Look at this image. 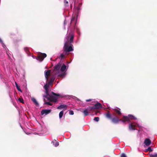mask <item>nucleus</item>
Returning a JSON list of instances; mask_svg holds the SVG:
<instances>
[{"label":"nucleus","mask_w":157,"mask_h":157,"mask_svg":"<svg viewBox=\"0 0 157 157\" xmlns=\"http://www.w3.org/2000/svg\"><path fill=\"white\" fill-rule=\"evenodd\" d=\"M89 111L87 109H86L83 112L84 115L86 116L88 115V112Z\"/></svg>","instance_id":"obj_19"},{"label":"nucleus","mask_w":157,"mask_h":157,"mask_svg":"<svg viewBox=\"0 0 157 157\" xmlns=\"http://www.w3.org/2000/svg\"><path fill=\"white\" fill-rule=\"evenodd\" d=\"M51 70H49L47 71H45V77L47 80H48L49 78L48 77L51 74Z\"/></svg>","instance_id":"obj_5"},{"label":"nucleus","mask_w":157,"mask_h":157,"mask_svg":"<svg viewBox=\"0 0 157 157\" xmlns=\"http://www.w3.org/2000/svg\"><path fill=\"white\" fill-rule=\"evenodd\" d=\"M64 4L65 6H68V2L66 0H64Z\"/></svg>","instance_id":"obj_25"},{"label":"nucleus","mask_w":157,"mask_h":157,"mask_svg":"<svg viewBox=\"0 0 157 157\" xmlns=\"http://www.w3.org/2000/svg\"><path fill=\"white\" fill-rule=\"evenodd\" d=\"M17 89L19 91H21V90L20 88V87H19V86H17Z\"/></svg>","instance_id":"obj_37"},{"label":"nucleus","mask_w":157,"mask_h":157,"mask_svg":"<svg viewBox=\"0 0 157 157\" xmlns=\"http://www.w3.org/2000/svg\"><path fill=\"white\" fill-rule=\"evenodd\" d=\"M64 57V55L63 54H61L60 56V58H61V59H62Z\"/></svg>","instance_id":"obj_32"},{"label":"nucleus","mask_w":157,"mask_h":157,"mask_svg":"<svg viewBox=\"0 0 157 157\" xmlns=\"http://www.w3.org/2000/svg\"><path fill=\"white\" fill-rule=\"evenodd\" d=\"M94 120L97 122H98L99 120V118L98 117H95L94 119Z\"/></svg>","instance_id":"obj_27"},{"label":"nucleus","mask_w":157,"mask_h":157,"mask_svg":"<svg viewBox=\"0 0 157 157\" xmlns=\"http://www.w3.org/2000/svg\"><path fill=\"white\" fill-rule=\"evenodd\" d=\"M45 90V93L47 94V95L49 96V94H48V90Z\"/></svg>","instance_id":"obj_33"},{"label":"nucleus","mask_w":157,"mask_h":157,"mask_svg":"<svg viewBox=\"0 0 157 157\" xmlns=\"http://www.w3.org/2000/svg\"><path fill=\"white\" fill-rule=\"evenodd\" d=\"M24 50L27 53H28L29 52L28 48L27 47L24 48Z\"/></svg>","instance_id":"obj_23"},{"label":"nucleus","mask_w":157,"mask_h":157,"mask_svg":"<svg viewBox=\"0 0 157 157\" xmlns=\"http://www.w3.org/2000/svg\"><path fill=\"white\" fill-rule=\"evenodd\" d=\"M105 116L108 119H111L112 122L114 124H117L121 120L119 119L117 117L112 118V116L109 111H108L107 113L105 114Z\"/></svg>","instance_id":"obj_2"},{"label":"nucleus","mask_w":157,"mask_h":157,"mask_svg":"<svg viewBox=\"0 0 157 157\" xmlns=\"http://www.w3.org/2000/svg\"><path fill=\"white\" fill-rule=\"evenodd\" d=\"M61 66V64L60 63L58 64L57 65L55 66L54 67V70H59Z\"/></svg>","instance_id":"obj_13"},{"label":"nucleus","mask_w":157,"mask_h":157,"mask_svg":"<svg viewBox=\"0 0 157 157\" xmlns=\"http://www.w3.org/2000/svg\"><path fill=\"white\" fill-rule=\"evenodd\" d=\"M2 40L0 38V42L2 43Z\"/></svg>","instance_id":"obj_45"},{"label":"nucleus","mask_w":157,"mask_h":157,"mask_svg":"<svg viewBox=\"0 0 157 157\" xmlns=\"http://www.w3.org/2000/svg\"><path fill=\"white\" fill-rule=\"evenodd\" d=\"M66 66L65 64H63L61 67L60 70L62 71H64L66 69Z\"/></svg>","instance_id":"obj_18"},{"label":"nucleus","mask_w":157,"mask_h":157,"mask_svg":"<svg viewBox=\"0 0 157 157\" xmlns=\"http://www.w3.org/2000/svg\"><path fill=\"white\" fill-rule=\"evenodd\" d=\"M92 100V99H88L86 100V101H91Z\"/></svg>","instance_id":"obj_41"},{"label":"nucleus","mask_w":157,"mask_h":157,"mask_svg":"<svg viewBox=\"0 0 157 157\" xmlns=\"http://www.w3.org/2000/svg\"><path fill=\"white\" fill-rule=\"evenodd\" d=\"M67 105H61L57 108V109H61L64 108L65 109H67Z\"/></svg>","instance_id":"obj_11"},{"label":"nucleus","mask_w":157,"mask_h":157,"mask_svg":"<svg viewBox=\"0 0 157 157\" xmlns=\"http://www.w3.org/2000/svg\"><path fill=\"white\" fill-rule=\"evenodd\" d=\"M16 87H17V86H18L16 83Z\"/></svg>","instance_id":"obj_46"},{"label":"nucleus","mask_w":157,"mask_h":157,"mask_svg":"<svg viewBox=\"0 0 157 157\" xmlns=\"http://www.w3.org/2000/svg\"><path fill=\"white\" fill-rule=\"evenodd\" d=\"M44 104L48 105L50 106H52L53 105V104L52 103H51L50 102H45Z\"/></svg>","instance_id":"obj_26"},{"label":"nucleus","mask_w":157,"mask_h":157,"mask_svg":"<svg viewBox=\"0 0 157 157\" xmlns=\"http://www.w3.org/2000/svg\"><path fill=\"white\" fill-rule=\"evenodd\" d=\"M76 23V20H75V17H72L71 19L70 25H75Z\"/></svg>","instance_id":"obj_8"},{"label":"nucleus","mask_w":157,"mask_h":157,"mask_svg":"<svg viewBox=\"0 0 157 157\" xmlns=\"http://www.w3.org/2000/svg\"><path fill=\"white\" fill-rule=\"evenodd\" d=\"M57 98L56 97L51 96V102H56L57 101Z\"/></svg>","instance_id":"obj_12"},{"label":"nucleus","mask_w":157,"mask_h":157,"mask_svg":"<svg viewBox=\"0 0 157 157\" xmlns=\"http://www.w3.org/2000/svg\"><path fill=\"white\" fill-rule=\"evenodd\" d=\"M31 100L36 106H38L39 104L38 102L35 98H31Z\"/></svg>","instance_id":"obj_14"},{"label":"nucleus","mask_w":157,"mask_h":157,"mask_svg":"<svg viewBox=\"0 0 157 157\" xmlns=\"http://www.w3.org/2000/svg\"><path fill=\"white\" fill-rule=\"evenodd\" d=\"M52 143H53V144L55 147H57L59 145V143L58 142L53 141Z\"/></svg>","instance_id":"obj_21"},{"label":"nucleus","mask_w":157,"mask_h":157,"mask_svg":"<svg viewBox=\"0 0 157 157\" xmlns=\"http://www.w3.org/2000/svg\"><path fill=\"white\" fill-rule=\"evenodd\" d=\"M136 124L135 123H131L130 124L129 128V129L130 130H134L136 129L135 128L136 127Z\"/></svg>","instance_id":"obj_4"},{"label":"nucleus","mask_w":157,"mask_h":157,"mask_svg":"<svg viewBox=\"0 0 157 157\" xmlns=\"http://www.w3.org/2000/svg\"><path fill=\"white\" fill-rule=\"evenodd\" d=\"M72 5H71V8L72 7Z\"/></svg>","instance_id":"obj_47"},{"label":"nucleus","mask_w":157,"mask_h":157,"mask_svg":"<svg viewBox=\"0 0 157 157\" xmlns=\"http://www.w3.org/2000/svg\"><path fill=\"white\" fill-rule=\"evenodd\" d=\"M52 82H50V81H49V82H48V83L47 84L48 85H49V86L50 85H51L52 84Z\"/></svg>","instance_id":"obj_42"},{"label":"nucleus","mask_w":157,"mask_h":157,"mask_svg":"<svg viewBox=\"0 0 157 157\" xmlns=\"http://www.w3.org/2000/svg\"><path fill=\"white\" fill-rule=\"evenodd\" d=\"M121 120V121H122L123 122H124L127 121H129V118L127 116H124L123 117V118Z\"/></svg>","instance_id":"obj_10"},{"label":"nucleus","mask_w":157,"mask_h":157,"mask_svg":"<svg viewBox=\"0 0 157 157\" xmlns=\"http://www.w3.org/2000/svg\"><path fill=\"white\" fill-rule=\"evenodd\" d=\"M49 87V85H48L47 84H46L44 85V88L45 90H48Z\"/></svg>","instance_id":"obj_22"},{"label":"nucleus","mask_w":157,"mask_h":157,"mask_svg":"<svg viewBox=\"0 0 157 157\" xmlns=\"http://www.w3.org/2000/svg\"><path fill=\"white\" fill-rule=\"evenodd\" d=\"M147 151H149L150 152H151V151H152V149L151 147H149L147 149Z\"/></svg>","instance_id":"obj_31"},{"label":"nucleus","mask_w":157,"mask_h":157,"mask_svg":"<svg viewBox=\"0 0 157 157\" xmlns=\"http://www.w3.org/2000/svg\"><path fill=\"white\" fill-rule=\"evenodd\" d=\"M2 44V46H3V47L4 48H5V47H6V46L4 44V43H3V41L1 43Z\"/></svg>","instance_id":"obj_39"},{"label":"nucleus","mask_w":157,"mask_h":157,"mask_svg":"<svg viewBox=\"0 0 157 157\" xmlns=\"http://www.w3.org/2000/svg\"><path fill=\"white\" fill-rule=\"evenodd\" d=\"M44 103L45 102H46V100L45 98H44Z\"/></svg>","instance_id":"obj_44"},{"label":"nucleus","mask_w":157,"mask_h":157,"mask_svg":"<svg viewBox=\"0 0 157 157\" xmlns=\"http://www.w3.org/2000/svg\"><path fill=\"white\" fill-rule=\"evenodd\" d=\"M114 111L117 113L118 115H120L121 114V113L120 111V109H114Z\"/></svg>","instance_id":"obj_16"},{"label":"nucleus","mask_w":157,"mask_h":157,"mask_svg":"<svg viewBox=\"0 0 157 157\" xmlns=\"http://www.w3.org/2000/svg\"><path fill=\"white\" fill-rule=\"evenodd\" d=\"M121 157H127L124 154H122L121 156Z\"/></svg>","instance_id":"obj_38"},{"label":"nucleus","mask_w":157,"mask_h":157,"mask_svg":"<svg viewBox=\"0 0 157 157\" xmlns=\"http://www.w3.org/2000/svg\"><path fill=\"white\" fill-rule=\"evenodd\" d=\"M62 76H63V75L62 74H60L58 75V76H60V77H62Z\"/></svg>","instance_id":"obj_43"},{"label":"nucleus","mask_w":157,"mask_h":157,"mask_svg":"<svg viewBox=\"0 0 157 157\" xmlns=\"http://www.w3.org/2000/svg\"><path fill=\"white\" fill-rule=\"evenodd\" d=\"M54 79L55 78H51L50 80V82L52 83L54 81Z\"/></svg>","instance_id":"obj_34"},{"label":"nucleus","mask_w":157,"mask_h":157,"mask_svg":"<svg viewBox=\"0 0 157 157\" xmlns=\"http://www.w3.org/2000/svg\"><path fill=\"white\" fill-rule=\"evenodd\" d=\"M69 114L71 115H73L74 114L73 111L71 110H70L69 112Z\"/></svg>","instance_id":"obj_29"},{"label":"nucleus","mask_w":157,"mask_h":157,"mask_svg":"<svg viewBox=\"0 0 157 157\" xmlns=\"http://www.w3.org/2000/svg\"><path fill=\"white\" fill-rule=\"evenodd\" d=\"M151 143V140L149 139L146 138L145 140L144 143L147 146H149Z\"/></svg>","instance_id":"obj_7"},{"label":"nucleus","mask_w":157,"mask_h":157,"mask_svg":"<svg viewBox=\"0 0 157 157\" xmlns=\"http://www.w3.org/2000/svg\"><path fill=\"white\" fill-rule=\"evenodd\" d=\"M51 112V110L43 109L41 111V113L42 115L44 114H45V115H47L50 113Z\"/></svg>","instance_id":"obj_6"},{"label":"nucleus","mask_w":157,"mask_h":157,"mask_svg":"<svg viewBox=\"0 0 157 157\" xmlns=\"http://www.w3.org/2000/svg\"><path fill=\"white\" fill-rule=\"evenodd\" d=\"M52 94L53 95H54V96H59V94H56L53 92H52Z\"/></svg>","instance_id":"obj_30"},{"label":"nucleus","mask_w":157,"mask_h":157,"mask_svg":"<svg viewBox=\"0 0 157 157\" xmlns=\"http://www.w3.org/2000/svg\"><path fill=\"white\" fill-rule=\"evenodd\" d=\"M50 97L49 98L48 96H47L46 98L49 101L51 102V96H49Z\"/></svg>","instance_id":"obj_35"},{"label":"nucleus","mask_w":157,"mask_h":157,"mask_svg":"<svg viewBox=\"0 0 157 157\" xmlns=\"http://www.w3.org/2000/svg\"><path fill=\"white\" fill-rule=\"evenodd\" d=\"M128 117L129 118V119H131V120H136L137 119L135 117L133 116L132 115H128Z\"/></svg>","instance_id":"obj_17"},{"label":"nucleus","mask_w":157,"mask_h":157,"mask_svg":"<svg viewBox=\"0 0 157 157\" xmlns=\"http://www.w3.org/2000/svg\"><path fill=\"white\" fill-rule=\"evenodd\" d=\"M46 56L47 55L45 53H40L38 54L37 57L36 58V59L37 60L42 61Z\"/></svg>","instance_id":"obj_3"},{"label":"nucleus","mask_w":157,"mask_h":157,"mask_svg":"<svg viewBox=\"0 0 157 157\" xmlns=\"http://www.w3.org/2000/svg\"><path fill=\"white\" fill-rule=\"evenodd\" d=\"M49 96V95H47V94H44V95L43 96V97L44 98H46L47 96Z\"/></svg>","instance_id":"obj_40"},{"label":"nucleus","mask_w":157,"mask_h":157,"mask_svg":"<svg viewBox=\"0 0 157 157\" xmlns=\"http://www.w3.org/2000/svg\"><path fill=\"white\" fill-rule=\"evenodd\" d=\"M150 157H157V154H151L150 155Z\"/></svg>","instance_id":"obj_28"},{"label":"nucleus","mask_w":157,"mask_h":157,"mask_svg":"<svg viewBox=\"0 0 157 157\" xmlns=\"http://www.w3.org/2000/svg\"><path fill=\"white\" fill-rule=\"evenodd\" d=\"M67 21L66 19H65L64 22V26H65V25L67 24Z\"/></svg>","instance_id":"obj_36"},{"label":"nucleus","mask_w":157,"mask_h":157,"mask_svg":"<svg viewBox=\"0 0 157 157\" xmlns=\"http://www.w3.org/2000/svg\"><path fill=\"white\" fill-rule=\"evenodd\" d=\"M18 100L20 102L24 103V100L22 98H19L18 99Z\"/></svg>","instance_id":"obj_24"},{"label":"nucleus","mask_w":157,"mask_h":157,"mask_svg":"<svg viewBox=\"0 0 157 157\" xmlns=\"http://www.w3.org/2000/svg\"><path fill=\"white\" fill-rule=\"evenodd\" d=\"M74 34L71 32L65 37L66 40L63 49L66 53L72 51L74 50L73 45L72 44L73 43Z\"/></svg>","instance_id":"obj_1"},{"label":"nucleus","mask_w":157,"mask_h":157,"mask_svg":"<svg viewBox=\"0 0 157 157\" xmlns=\"http://www.w3.org/2000/svg\"><path fill=\"white\" fill-rule=\"evenodd\" d=\"M95 108V109L100 108H102V105L101 103L97 102L96 104L94 105V106Z\"/></svg>","instance_id":"obj_9"},{"label":"nucleus","mask_w":157,"mask_h":157,"mask_svg":"<svg viewBox=\"0 0 157 157\" xmlns=\"http://www.w3.org/2000/svg\"><path fill=\"white\" fill-rule=\"evenodd\" d=\"M63 110L62 111L60 112L59 114V118H61L63 116Z\"/></svg>","instance_id":"obj_20"},{"label":"nucleus","mask_w":157,"mask_h":157,"mask_svg":"<svg viewBox=\"0 0 157 157\" xmlns=\"http://www.w3.org/2000/svg\"><path fill=\"white\" fill-rule=\"evenodd\" d=\"M89 112L92 111L95 109V108L94 107V106H88L86 109Z\"/></svg>","instance_id":"obj_15"}]
</instances>
